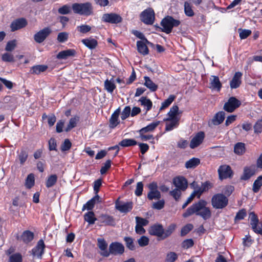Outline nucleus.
Returning <instances> with one entry per match:
<instances>
[{
    "label": "nucleus",
    "instance_id": "nucleus-17",
    "mask_svg": "<svg viewBox=\"0 0 262 262\" xmlns=\"http://www.w3.org/2000/svg\"><path fill=\"white\" fill-rule=\"evenodd\" d=\"M27 25V21L25 18H19L12 21L10 25L11 30H16L24 28Z\"/></svg>",
    "mask_w": 262,
    "mask_h": 262
},
{
    "label": "nucleus",
    "instance_id": "nucleus-18",
    "mask_svg": "<svg viewBox=\"0 0 262 262\" xmlns=\"http://www.w3.org/2000/svg\"><path fill=\"white\" fill-rule=\"evenodd\" d=\"M148 232L150 235L162 237L163 239V228L161 225H154L151 226Z\"/></svg>",
    "mask_w": 262,
    "mask_h": 262
},
{
    "label": "nucleus",
    "instance_id": "nucleus-39",
    "mask_svg": "<svg viewBox=\"0 0 262 262\" xmlns=\"http://www.w3.org/2000/svg\"><path fill=\"white\" fill-rule=\"evenodd\" d=\"M137 144V141L133 139H125L119 143V145L123 147L132 146Z\"/></svg>",
    "mask_w": 262,
    "mask_h": 262
},
{
    "label": "nucleus",
    "instance_id": "nucleus-12",
    "mask_svg": "<svg viewBox=\"0 0 262 262\" xmlns=\"http://www.w3.org/2000/svg\"><path fill=\"white\" fill-rule=\"evenodd\" d=\"M124 251L123 245L118 242L112 243L109 247V252L114 255L122 254Z\"/></svg>",
    "mask_w": 262,
    "mask_h": 262
},
{
    "label": "nucleus",
    "instance_id": "nucleus-51",
    "mask_svg": "<svg viewBox=\"0 0 262 262\" xmlns=\"http://www.w3.org/2000/svg\"><path fill=\"white\" fill-rule=\"evenodd\" d=\"M178 258V255L173 252H168L166 256L165 262H174Z\"/></svg>",
    "mask_w": 262,
    "mask_h": 262
},
{
    "label": "nucleus",
    "instance_id": "nucleus-1",
    "mask_svg": "<svg viewBox=\"0 0 262 262\" xmlns=\"http://www.w3.org/2000/svg\"><path fill=\"white\" fill-rule=\"evenodd\" d=\"M207 202L204 200L193 204L188 207L183 214L184 217H188L193 214L200 216L204 220H207L211 216V212L209 207H207Z\"/></svg>",
    "mask_w": 262,
    "mask_h": 262
},
{
    "label": "nucleus",
    "instance_id": "nucleus-29",
    "mask_svg": "<svg viewBox=\"0 0 262 262\" xmlns=\"http://www.w3.org/2000/svg\"><path fill=\"white\" fill-rule=\"evenodd\" d=\"M255 173V170L254 168L251 167H246L244 168V172L241 177V179L244 180H247L249 179Z\"/></svg>",
    "mask_w": 262,
    "mask_h": 262
},
{
    "label": "nucleus",
    "instance_id": "nucleus-45",
    "mask_svg": "<svg viewBox=\"0 0 262 262\" xmlns=\"http://www.w3.org/2000/svg\"><path fill=\"white\" fill-rule=\"evenodd\" d=\"M57 181V177L56 174H52L49 176L46 181V186L47 188H50L54 186Z\"/></svg>",
    "mask_w": 262,
    "mask_h": 262
},
{
    "label": "nucleus",
    "instance_id": "nucleus-42",
    "mask_svg": "<svg viewBox=\"0 0 262 262\" xmlns=\"http://www.w3.org/2000/svg\"><path fill=\"white\" fill-rule=\"evenodd\" d=\"M191 186L194 189V191L191 193V194H193L194 197L196 195L198 196V198H200L201 195L203 193L201 187L198 186L195 182H193L191 184Z\"/></svg>",
    "mask_w": 262,
    "mask_h": 262
},
{
    "label": "nucleus",
    "instance_id": "nucleus-53",
    "mask_svg": "<svg viewBox=\"0 0 262 262\" xmlns=\"http://www.w3.org/2000/svg\"><path fill=\"white\" fill-rule=\"evenodd\" d=\"M69 38V33L66 32L59 33L57 35V39L59 42H64Z\"/></svg>",
    "mask_w": 262,
    "mask_h": 262
},
{
    "label": "nucleus",
    "instance_id": "nucleus-58",
    "mask_svg": "<svg viewBox=\"0 0 262 262\" xmlns=\"http://www.w3.org/2000/svg\"><path fill=\"white\" fill-rule=\"evenodd\" d=\"M124 241L125 242L126 247L129 250H134L135 249L133 238L129 237H125Z\"/></svg>",
    "mask_w": 262,
    "mask_h": 262
},
{
    "label": "nucleus",
    "instance_id": "nucleus-15",
    "mask_svg": "<svg viewBox=\"0 0 262 262\" xmlns=\"http://www.w3.org/2000/svg\"><path fill=\"white\" fill-rule=\"evenodd\" d=\"M45 247V245L42 239H40L37 245L34 247L32 250V254L34 257H37L38 258H41L42 255L44 252V249Z\"/></svg>",
    "mask_w": 262,
    "mask_h": 262
},
{
    "label": "nucleus",
    "instance_id": "nucleus-14",
    "mask_svg": "<svg viewBox=\"0 0 262 262\" xmlns=\"http://www.w3.org/2000/svg\"><path fill=\"white\" fill-rule=\"evenodd\" d=\"M205 138V134L203 132L198 133L191 139L190 143V147L193 149L199 146L203 141Z\"/></svg>",
    "mask_w": 262,
    "mask_h": 262
},
{
    "label": "nucleus",
    "instance_id": "nucleus-52",
    "mask_svg": "<svg viewBox=\"0 0 262 262\" xmlns=\"http://www.w3.org/2000/svg\"><path fill=\"white\" fill-rule=\"evenodd\" d=\"M147 197L149 200L159 199L161 198L160 192L158 190L149 191L148 193Z\"/></svg>",
    "mask_w": 262,
    "mask_h": 262
},
{
    "label": "nucleus",
    "instance_id": "nucleus-2",
    "mask_svg": "<svg viewBox=\"0 0 262 262\" xmlns=\"http://www.w3.org/2000/svg\"><path fill=\"white\" fill-rule=\"evenodd\" d=\"M181 21L178 19H174L172 16L167 15L163 18L160 23L161 27L157 26V28L161 31L169 34L171 32L173 27H178Z\"/></svg>",
    "mask_w": 262,
    "mask_h": 262
},
{
    "label": "nucleus",
    "instance_id": "nucleus-54",
    "mask_svg": "<svg viewBox=\"0 0 262 262\" xmlns=\"http://www.w3.org/2000/svg\"><path fill=\"white\" fill-rule=\"evenodd\" d=\"M17 45V41L15 39H13L8 41L6 45L5 50L7 51H13Z\"/></svg>",
    "mask_w": 262,
    "mask_h": 262
},
{
    "label": "nucleus",
    "instance_id": "nucleus-57",
    "mask_svg": "<svg viewBox=\"0 0 262 262\" xmlns=\"http://www.w3.org/2000/svg\"><path fill=\"white\" fill-rule=\"evenodd\" d=\"M193 226L191 224H188L184 226L181 231V235L182 236H185L188 233H189L191 230H192Z\"/></svg>",
    "mask_w": 262,
    "mask_h": 262
},
{
    "label": "nucleus",
    "instance_id": "nucleus-50",
    "mask_svg": "<svg viewBox=\"0 0 262 262\" xmlns=\"http://www.w3.org/2000/svg\"><path fill=\"white\" fill-rule=\"evenodd\" d=\"M182 191H183V190L179 188H174L173 190L170 191L169 193L176 201H178L180 199Z\"/></svg>",
    "mask_w": 262,
    "mask_h": 262
},
{
    "label": "nucleus",
    "instance_id": "nucleus-13",
    "mask_svg": "<svg viewBox=\"0 0 262 262\" xmlns=\"http://www.w3.org/2000/svg\"><path fill=\"white\" fill-rule=\"evenodd\" d=\"M173 183L176 188L185 191L188 187L187 180L183 177H178L173 179Z\"/></svg>",
    "mask_w": 262,
    "mask_h": 262
},
{
    "label": "nucleus",
    "instance_id": "nucleus-61",
    "mask_svg": "<svg viewBox=\"0 0 262 262\" xmlns=\"http://www.w3.org/2000/svg\"><path fill=\"white\" fill-rule=\"evenodd\" d=\"M22 257L19 253L12 254L10 256L9 262H21Z\"/></svg>",
    "mask_w": 262,
    "mask_h": 262
},
{
    "label": "nucleus",
    "instance_id": "nucleus-31",
    "mask_svg": "<svg viewBox=\"0 0 262 262\" xmlns=\"http://www.w3.org/2000/svg\"><path fill=\"white\" fill-rule=\"evenodd\" d=\"M145 80L144 85L149 89L150 91L155 92L158 89V85L156 84L153 81L147 76H144Z\"/></svg>",
    "mask_w": 262,
    "mask_h": 262
},
{
    "label": "nucleus",
    "instance_id": "nucleus-27",
    "mask_svg": "<svg viewBox=\"0 0 262 262\" xmlns=\"http://www.w3.org/2000/svg\"><path fill=\"white\" fill-rule=\"evenodd\" d=\"M99 223L101 225H113L114 224V220L111 216L102 215L99 216Z\"/></svg>",
    "mask_w": 262,
    "mask_h": 262
},
{
    "label": "nucleus",
    "instance_id": "nucleus-55",
    "mask_svg": "<svg viewBox=\"0 0 262 262\" xmlns=\"http://www.w3.org/2000/svg\"><path fill=\"white\" fill-rule=\"evenodd\" d=\"M91 26L86 25H82L81 26H78L76 27L77 31L82 34L88 33L91 30Z\"/></svg>",
    "mask_w": 262,
    "mask_h": 262
},
{
    "label": "nucleus",
    "instance_id": "nucleus-43",
    "mask_svg": "<svg viewBox=\"0 0 262 262\" xmlns=\"http://www.w3.org/2000/svg\"><path fill=\"white\" fill-rule=\"evenodd\" d=\"M262 186V176H259L257 179L254 182L253 184L252 190L254 192H257Z\"/></svg>",
    "mask_w": 262,
    "mask_h": 262
},
{
    "label": "nucleus",
    "instance_id": "nucleus-41",
    "mask_svg": "<svg viewBox=\"0 0 262 262\" xmlns=\"http://www.w3.org/2000/svg\"><path fill=\"white\" fill-rule=\"evenodd\" d=\"M245 145L242 142H238L234 145V151L238 155H242L245 152Z\"/></svg>",
    "mask_w": 262,
    "mask_h": 262
},
{
    "label": "nucleus",
    "instance_id": "nucleus-62",
    "mask_svg": "<svg viewBox=\"0 0 262 262\" xmlns=\"http://www.w3.org/2000/svg\"><path fill=\"white\" fill-rule=\"evenodd\" d=\"M239 37L241 39H246L251 34V31L250 30L239 29Z\"/></svg>",
    "mask_w": 262,
    "mask_h": 262
},
{
    "label": "nucleus",
    "instance_id": "nucleus-34",
    "mask_svg": "<svg viewBox=\"0 0 262 262\" xmlns=\"http://www.w3.org/2000/svg\"><path fill=\"white\" fill-rule=\"evenodd\" d=\"M116 88L113 78L110 80L106 79L104 82V89L108 93H112Z\"/></svg>",
    "mask_w": 262,
    "mask_h": 262
},
{
    "label": "nucleus",
    "instance_id": "nucleus-9",
    "mask_svg": "<svg viewBox=\"0 0 262 262\" xmlns=\"http://www.w3.org/2000/svg\"><path fill=\"white\" fill-rule=\"evenodd\" d=\"M102 20L111 24H118L122 21L121 16L116 13H105L102 17Z\"/></svg>",
    "mask_w": 262,
    "mask_h": 262
},
{
    "label": "nucleus",
    "instance_id": "nucleus-63",
    "mask_svg": "<svg viewBox=\"0 0 262 262\" xmlns=\"http://www.w3.org/2000/svg\"><path fill=\"white\" fill-rule=\"evenodd\" d=\"M143 189V184L142 182H139L137 184L136 188L135 191V193L137 196H140L142 194Z\"/></svg>",
    "mask_w": 262,
    "mask_h": 262
},
{
    "label": "nucleus",
    "instance_id": "nucleus-38",
    "mask_svg": "<svg viewBox=\"0 0 262 262\" xmlns=\"http://www.w3.org/2000/svg\"><path fill=\"white\" fill-rule=\"evenodd\" d=\"M82 42L90 49H94L97 45V41L93 38L83 39Z\"/></svg>",
    "mask_w": 262,
    "mask_h": 262
},
{
    "label": "nucleus",
    "instance_id": "nucleus-5",
    "mask_svg": "<svg viewBox=\"0 0 262 262\" xmlns=\"http://www.w3.org/2000/svg\"><path fill=\"white\" fill-rule=\"evenodd\" d=\"M250 225L253 231L260 235H262V221L259 222L257 216L253 212L249 214Z\"/></svg>",
    "mask_w": 262,
    "mask_h": 262
},
{
    "label": "nucleus",
    "instance_id": "nucleus-47",
    "mask_svg": "<svg viewBox=\"0 0 262 262\" xmlns=\"http://www.w3.org/2000/svg\"><path fill=\"white\" fill-rule=\"evenodd\" d=\"M34 176L32 173L29 174L26 180L25 186L27 188H31L34 185Z\"/></svg>",
    "mask_w": 262,
    "mask_h": 262
},
{
    "label": "nucleus",
    "instance_id": "nucleus-60",
    "mask_svg": "<svg viewBox=\"0 0 262 262\" xmlns=\"http://www.w3.org/2000/svg\"><path fill=\"white\" fill-rule=\"evenodd\" d=\"M130 114V107L129 106H126L123 109L121 114V118L122 120H125L129 117Z\"/></svg>",
    "mask_w": 262,
    "mask_h": 262
},
{
    "label": "nucleus",
    "instance_id": "nucleus-22",
    "mask_svg": "<svg viewBox=\"0 0 262 262\" xmlns=\"http://www.w3.org/2000/svg\"><path fill=\"white\" fill-rule=\"evenodd\" d=\"M210 88L217 91H220L222 86L219 77L213 75L211 76L210 78Z\"/></svg>",
    "mask_w": 262,
    "mask_h": 262
},
{
    "label": "nucleus",
    "instance_id": "nucleus-3",
    "mask_svg": "<svg viewBox=\"0 0 262 262\" xmlns=\"http://www.w3.org/2000/svg\"><path fill=\"white\" fill-rule=\"evenodd\" d=\"M228 204L227 198L222 193L216 194L211 199L212 206L215 209H223L226 207Z\"/></svg>",
    "mask_w": 262,
    "mask_h": 262
},
{
    "label": "nucleus",
    "instance_id": "nucleus-19",
    "mask_svg": "<svg viewBox=\"0 0 262 262\" xmlns=\"http://www.w3.org/2000/svg\"><path fill=\"white\" fill-rule=\"evenodd\" d=\"M242 73L240 72H237L235 73L230 82V86L231 89H236L239 86L242 82Z\"/></svg>",
    "mask_w": 262,
    "mask_h": 262
},
{
    "label": "nucleus",
    "instance_id": "nucleus-32",
    "mask_svg": "<svg viewBox=\"0 0 262 262\" xmlns=\"http://www.w3.org/2000/svg\"><path fill=\"white\" fill-rule=\"evenodd\" d=\"M84 219L89 225L94 224L95 222L97 220L94 213L92 211H88L84 214Z\"/></svg>",
    "mask_w": 262,
    "mask_h": 262
},
{
    "label": "nucleus",
    "instance_id": "nucleus-44",
    "mask_svg": "<svg viewBox=\"0 0 262 262\" xmlns=\"http://www.w3.org/2000/svg\"><path fill=\"white\" fill-rule=\"evenodd\" d=\"M176 228V225L174 224H171L165 230L163 229V239H165L166 237L169 236L174 231Z\"/></svg>",
    "mask_w": 262,
    "mask_h": 262
},
{
    "label": "nucleus",
    "instance_id": "nucleus-20",
    "mask_svg": "<svg viewBox=\"0 0 262 262\" xmlns=\"http://www.w3.org/2000/svg\"><path fill=\"white\" fill-rule=\"evenodd\" d=\"M76 54V51L74 49H68L60 51L56 56L58 59H67L70 57H74Z\"/></svg>",
    "mask_w": 262,
    "mask_h": 262
},
{
    "label": "nucleus",
    "instance_id": "nucleus-4",
    "mask_svg": "<svg viewBox=\"0 0 262 262\" xmlns=\"http://www.w3.org/2000/svg\"><path fill=\"white\" fill-rule=\"evenodd\" d=\"M72 9L75 13L89 15L92 12V6L90 3H75L72 5Z\"/></svg>",
    "mask_w": 262,
    "mask_h": 262
},
{
    "label": "nucleus",
    "instance_id": "nucleus-40",
    "mask_svg": "<svg viewBox=\"0 0 262 262\" xmlns=\"http://www.w3.org/2000/svg\"><path fill=\"white\" fill-rule=\"evenodd\" d=\"M176 96L174 95H170L168 98L165 100L161 104V106L160 108V110H163L168 107L176 99Z\"/></svg>",
    "mask_w": 262,
    "mask_h": 262
},
{
    "label": "nucleus",
    "instance_id": "nucleus-23",
    "mask_svg": "<svg viewBox=\"0 0 262 262\" xmlns=\"http://www.w3.org/2000/svg\"><path fill=\"white\" fill-rule=\"evenodd\" d=\"M107 244L104 239H99V254L103 257H108L110 252L107 249Z\"/></svg>",
    "mask_w": 262,
    "mask_h": 262
},
{
    "label": "nucleus",
    "instance_id": "nucleus-26",
    "mask_svg": "<svg viewBox=\"0 0 262 262\" xmlns=\"http://www.w3.org/2000/svg\"><path fill=\"white\" fill-rule=\"evenodd\" d=\"M225 113L223 111L217 113L211 120V123L217 125L222 123L225 119Z\"/></svg>",
    "mask_w": 262,
    "mask_h": 262
},
{
    "label": "nucleus",
    "instance_id": "nucleus-16",
    "mask_svg": "<svg viewBox=\"0 0 262 262\" xmlns=\"http://www.w3.org/2000/svg\"><path fill=\"white\" fill-rule=\"evenodd\" d=\"M116 208L121 212L126 213L130 211L133 208L132 202H121L117 201L116 203Z\"/></svg>",
    "mask_w": 262,
    "mask_h": 262
},
{
    "label": "nucleus",
    "instance_id": "nucleus-36",
    "mask_svg": "<svg viewBox=\"0 0 262 262\" xmlns=\"http://www.w3.org/2000/svg\"><path fill=\"white\" fill-rule=\"evenodd\" d=\"M47 68V66L45 65H37L31 68L30 72L31 74L38 75L45 72Z\"/></svg>",
    "mask_w": 262,
    "mask_h": 262
},
{
    "label": "nucleus",
    "instance_id": "nucleus-25",
    "mask_svg": "<svg viewBox=\"0 0 262 262\" xmlns=\"http://www.w3.org/2000/svg\"><path fill=\"white\" fill-rule=\"evenodd\" d=\"M159 124H160L159 121L153 122L150 123L149 124H148L147 126L140 129L138 131V133H139V134H145L146 133L152 132L159 125Z\"/></svg>",
    "mask_w": 262,
    "mask_h": 262
},
{
    "label": "nucleus",
    "instance_id": "nucleus-11",
    "mask_svg": "<svg viewBox=\"0 0 262 262\" xmlns=\"http://www.w3.org/2000/svg\"><path fill=\"white\" fill-rule=\"evenodd\" d=\"M219 178L221 180L225 179L231 177L232 171L231 167L227 165H221L218 169Z\"/></svg>",
    "mask_w": 262,
    "mask_h": 262
},
{
    "label": "nucleus",
    "instance_id": "nucleus-28",
    "mask_svg": "<svg viewBox=\"0 0 262 262\" xmlns=\"http://www.w3.org/2000/svg\"><path fill=\"white\" fill-rule=\"evenodd\" d=\"M146 42L142 41H138L137 42V47L138 51L143 55H146L148 54V49L146 45Z\"/></svg>",
    "mask_w": 262,
    "mask_h": 262
},
{
    "label": "nucleus",
    "instance_id": "nucleus-35",
    "mask_svg": "<svg viewBox=\"0 0 262 262\" xmlns=\"http://www.w3.org/2000/svg\"><path fill=\"white\" fill-rule=\"evenodd\" d=\"M179 107L177 105H173L167 113V119H180L177 117L178 114Z\"/></svg>",
    "mask_w": 262,
    "mask_h": 262
},
{
    "label": "nucleus",
    "instance_id": "nucleus-10",
    "mask_svg": "<svg viewBox=\"0 0 262 262\" xmlns=\"http://www.w3.org/2000/svg\"><path fill=\"white\" fill-rule=\"evenodd\" d=\"M51 32V29L49 27L43 28L34 34V40L38 43L42 42Z\"/></svg>",
    "mask_w": 262,
    "mask_h": 262
},
{
    "label": "nucleus",
    "instance_id": "nucleus-46",
    "mask_svg": "<svg viewBox=\"0 0 262 262\" xmlns=\"http://www.w3.org/2000/svg\"><path fill=\"white\" fill-rule=\"evenodd\" d=\"M184 12L186 15L191 17L194 15V13L192 9V6L188 2L184 3Z\"/></svg>",
    "mask_w": 262,
    "mask_h": 262
},
{
    "label": "nucleus",
    "instance_id": "nucleus-48",
    "mask_svg": "<svg viewBox=\"0 0 262 262\" xmlns=\"http://www.w3.org/2000/svg\"><path fill=\"white\" fill-rule=\"evenodd\" d=\"M111 160L108 159L106 160L104 163L102 164V166L100 170L101 174L106 173V171L110 168L111 166Z\"/></svg>",
    "mask_w": 262,
    "mask_h": 262
},
{
    "label": "nucleus",
    "instance_id": "nucleus-59",
    "mask_svg": "<svg viewBox=\"0 0 262 262\" xmlns=\"http://www.w3.org/2000/svg\"><path fill=\"white\" fill-rule=\"evenodd\" d=\"M149 238L146 236H142L138 239V243L140 247H144L148 245Z\"/></svg>",
    "mask_w": 262,
    "mask_h": 262
},
{
    "label": "nucleus",
    "instance_id": "nucleus-21",
    "mask_svg": "<svg viewBox=\"0 0 262 262\" xmlns=\"http://www.w3.org/2000/svg\"><path fill=\"white\" fill-rule=\"evenodd\" d=\"M120 113V110L118 108L112 115L110 119V127L111 128H114L119 124V116Z\"/></svg>",
    "mask_w": 262,
    "mask_h": 262
},
{
    "label": "nucleus",
    "instance_id": "nucleus-49",
    "mask_svg": "<svg viewBox=\"0 0 262 262\" xmlns=\"http://www.w3.org/2000/svg\"><path fill=\"white\" fill-rule=\"evenodd\" d=\"M79 121V118L78 117H74L72 118L69 121V123L68 125L67 128L65 130L66 132H69L71 129L76 126L77 122Z\"/></svg>",
    "mask_w": 262,
    "mask_h": 262
},
{
    "label": "nucleus",
    "instance_id": "nucleus-33",
    "mask_svg": "<svg viewBox=\"0 0 262 262\" xmlns=\"http://www.w3.org/2000/svg\"><path fill=\"white\" fill-rule=\"evenodd\" d=\"M34 234L30 231H25L21 236V240L25 243H29L33 240Z\"/></svg>",
    "mask_w": 262,
    "mask_h": 262
},
{
    "label": "nucleus",
    "instance_id": "nucleus-6",
    "mask_svg": "<svg viewBox=\"0 0 262 262\" xmlns=\"http://www.w3.org/2000/svg\"><path fill=\"white\" fill-rule=\"evenodd\" d=\"M155 14L154 10L149 8L144 10L140 14L141 20L146 25H152L154 23Z\"/></svg>",
    "mask_w": 262,
    "mask_h": 262
},
{
    "label": "nucleus",
    "instance_id": "nucleus-64",
    "mask_svg": "<svg viewBox=\"0 0 262 262\" xmlns=\"http://www.w3.org/2000/svg\"><path fill=\"white\" fill-rule=\"evenodd\" d=\"M255 133L259 134L262 132V119L258 120L254 126Z\"/></svg>",
    "mask_w": 262,
    "mask_h": 262
},
{
    "label": "nucleus",
    "instance_id": "nucleus-56",
    "mask_svg": "<svg viewBox=\"0 0 262 262\" xmlns=\"http://www.w3.org/2000/svg\"><path fill=\"white\" fill-rule=\"evenodd\" d=\"M28 153L25 150H21L18 156L19 161L21 165H23L28 158Z\"/></svg>",
    "mask_w": 262,
    "mask_h": 262
},
{
    "label": "nucleus",
    "instance_id": "nucleus-24",
    "mask_svg": "<svg viewBox=\"0 0 262 262\" xmlns=\"http://www.w3.org/2000/svg\"><path fill=\"white\" fill-rule=\"evenodd\" d=\"M180 119H165L164 121H166L165 130L170 131L173 128H176L179 124Z\"/></svg>",
    "mask_w": 262,
    "mask_h": 262
},
{
    "label": "nucleus",
    "instance_id": "nucleus-8",
    "mask_svg": "<svg viewBox=\"0 0 262 262\" xmlns=\"http://www.w3.org/2000/svg\"><path fill=\"white\" fill-rule=\"evenodd\" d=\"M241 104L239 100L234 97H230L228 101L224 105V110L229 113L233 112L236 108L238 107Z\"/></svg>",
    "mask_w": 262,
    "mask_h": 262
},
{
    "label": "nucleus",
    "instance_id": "nucleus-30",
    "mask_svg": "<svg viewBox=\"0 0 262 262\" xmlns=\"http://www.w3.org/2000/svg\"><path fill=\"white\" fill-rule=\"evenodd\" d=\"M139 101L141 103V105L146 109V112L149 111L151 108L152 103L150 99L147 98V97H142L140 99Z\"/></svg>",
    "mask_w": 262,
    "mask_h": 262
},
{
    "label": "nucleus",
    "instance_id": "nucleus-37",
    "mask_svg": "<svg viewBox=\"0 0 262 262\" xmlns=\"http://www.w3.org/2000/svg\"><path fill=\"white\" fill-rule=\"evenodd\" d=\"M200 163V160L198 158H192L185 163V167L188 168H194L196 167Z\"/></svg>",
    "mask_w": 262,
    "mask_h": 262
},
{
    "label": "nucleus",
    "instance_id": "nucleus-7",
    "mask_svg": "<svg viewBox=\"0 0 262 262\" xmlns=\"http://www.w3.org/2000/svg\"><path fill=\"white\" fill-rule=\"evenodd\" d=\"M94 189L95 191L96 195L94 197L88 201L86 204L83 205L82 208V211H84L85 210H87L89 211H91L94 207L96 202L98 201V195L97 194L98 192V180L95 181Z\"/></svg>",
    "mask_w": 262,
    "mask_h": 262
}]
</instances>
